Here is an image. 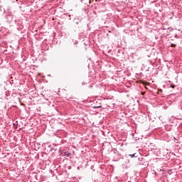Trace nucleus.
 <instances>
[{"label": "nucleus", "instance_id": "f257e3e1", "mask_svg": "<svg viewBox=\"0 0 182 182\" xmlns=\"http://www.w3.org/2000/svg\"><path fill=\"white\" fill-rule=\"evenodd\" d=\"M92 107H93V109H98L99 107H102V105L100 104H99L98 105L93 106Z\"/></svg>", "mask_w": 182, "mask_h": 182}, {"label": "nucleus", "instance_id": "f03ea898", "mask_svg": "<svg viewBox=\"0 0 182 182\" xmlns=\"http://www.w3.org/2000/svg\"><path fill=\"white\" fill-rule=\"evenodd\" d=\"M171 48H176V45H175V44L171 43Z\"/></svg>", "mask_w": 182, "mask_h": 182}, {"label": "nucleus", "instance_id": "7ed1b4c3", "mask_svg": "<svg viewBox=\"0 0 182 182\" xmlns=\"http://www.w3.org/2000/svg\"><path fill=\"white\" fill-rule=\"evenodd\" d=\"M134 154H129V156H130V157L133 158V157H134Z\"/></svg>", "mask_w": 182, "mask_h": 182}, {"label": "nucleus", "instance_id": "20e7f679", "mask_svg": "<svg viewBox=\"0 0 182 182\" xmlns=\"http://www.w3.org/2000/svg\"><path fill=\"white\" fill-rule=\"evenodd\" d=\"M145 93H146L145 92H141V94L142 95V96H144V95H145Z\"/></svg>", "mask_w": 182, "mask_h": 182}, {"label": "nucleus", "instance_id": "39448f33", "mask_svg": "<svg viewBox=\"0 0 182 182\" xmlns=\"http://www.w3.org/2000/svg\"><path fill=\"white\" fill-rule=\"evenodd\" d=\"M142 83H143V85H144V86H146V82H143Z\"/></svg>", "mask_w": 182, "mask_h": 182}, {"label": "nucleus", "instance_id": "423d86ee", "mask_svg": "<svg viewBox=\"0 0 182 182\" xmlns=\"http://www.w3.org/2000/svg\"><path fill=\"white\" fill-rule=\"evenodd\" d=\"M90 2H92L90 0H89V4H90Z\"/></svg>", "mask_w": 182, "mask_h": 182}, {"label": "nucleus", "instance_id": "0eeeda50", "mask_svg": "<svg viewBox=\"0 0 182 182\" xmlns=\"http://www.w3.org/2000/svg\"><path fill=\"white\" fill-rule=\"evenodd\" d=\"M171 87H172L173 89H174V86H171Z\"/></svg>", "mask_w": 182, "mask_h": 182}, {"label": "nucleus", "instance_id": "6e6552de", "mask_svg": "<svg viewBox=\"0 0 182 182\" xmlns=\"http://www.w3.org/2000/svg\"><path fill=\"white\" fill-rule=\"evenodd\" d=\"M145 89H147V87L145 86Z\"/></svg>", "mask_w": 182, "mask_h": 182}]
</instances>
